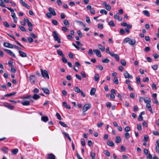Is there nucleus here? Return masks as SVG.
<instances>
[{
    "label": "nucleus",
    "instance_id": "nucleus-54",
    "mask_svg": "<svg viewBox=\"0 0 159 159\" xmlns=\"http://www.w3.org/2000/svg\"><path fill=\"white\" fill-rule=\"evenodd\" d=\"M3 24L6 27L9 28L10 26V25L6 21L4 22Z\"/></svg>",
    "mask_w": 159,
    "mask_h": 159
},
{
    "label": "nucleus",
    "instance_id": "nucleus-61",
    "mask_svg": "<svg viewBox=\"0 0 159 159\" xmlns=\"http://www.w3.org/2000/svg\"><path fill=\"white\" fill-rule=\"evenodd\" d=\"M143 117L141 115H139L138 116V120L139 121L143 120Z\"/></svg>",
    "mask_w": 159,
    "mask_h": 159
},
{
    "label": "nucleus",
    "instance_id": "nucleus-36",
    "mask_svg": "<svg viewBox=\"0 0 159 159\" xmlns=\"http://www.w3.org/2000/svg\"><path fill=\"white\" fill-rule=\"evenodd\" d=\"M99 79V75L98 74H96L94 76V79L95 81H98Z\"/></svg>",
    "mask_w": 159,
    "mask_h": 159
},
{
    "label": "nucleus",
    "instance_id": "nucleus-32",
    "mask_svg": "<svg viewBox=\"0 0 159 159\" xmlns=\"http://www.w3.org/2000/svg\"><path fill=\"white\" fill-rule=\"evenodd\" d=\"M1 150L5 153H7L8 152V148L7 147H4L1 149Z\"/></svg>",
    "mask_w": 159,
    "mask_h": 159
},
{
    "label": "nucleus",
    "instance_id": "nucleus-52",
    "mask_svg": "<svg viewBox=\"0 0 159 159\" xmlns=\"http://www.w3.org/2000/svg\"><path fill=\"white\" fill-rule=\"evenodd\" d=\"M62 60L63 63H66L67 62V61L66 59L64 56L62 57Z\"/></svg>",
    "mask_w": 159,
    "mask_h": 159
},
{
    "label": "nucleus",
    "instance_id": "nucleus-38",
    "mask_svg": "<svg viewBox=\"0 0 159 159\" xmlns=\"http://www.w3.org/2000/svg\"><path fill=\"white\" fill-rule=\"evenodd\" d=\"M90 155L92 159H94L95 158V154L94 152H91L90 153Z\"/></svg>",
    "mask_w": 159,
    "mask_h": 159
},
{
    "label": "nucleus",
    "instance_id": "nucleus-18",
    "mask_svg": "<svg viewBox=\"0 0 159 159\" xmlns=\"http://www.w3.org/2000/svg\"><path fill=\"white\" fill-rule=\"evenodd\" d=\"M21 103L23 106H29L30 105V102L28 100L22 101Z\"/></svg>",
    "mask_w": 159,
    "mask_h": 159
},
{
    "label": "nucleus",
    "instance_id": "nucleus-60",
    "mask_svg": "<svg viewBox=\"0 0 159 159\" xmlns=\"http://www.w3.org/2000/svg\"><path fill=\"white\" fill-rule=\"evenodd\" d=\"M81 143L82 145L83 146H84L85 145V141L84 139H81Z\"/></svg>",
    "mask_w": 159,
    "mask_h": 159
},
{
    "label": "nucleus",
    "instance_id": "nucleus-63",
    "mask_svg": "<svg viewBox=\"0 0 159 159\" xmlns=\"http://www.w3.org/2000/svg\"><path fill=\"white\" fill-rule=\"evenodd\" d=\"M152 68L154 70H156L157 69L158 66L157 65H155L152 66Z\"/></svg>",
    "mask_w": 159,
    "mask_h": 159
},
{
    "label": "nucleus",
    "instance_id": "nucleus-44",
    "mask_svg": "<svg viewBox=\"0 0 159 159\" xmlns=\"http://www.w3.org/2000/svg\"><path fill=\"white\" fill-rule=\"evenodd\" d=\"M86 21L88 24H90L91 23L90 19L88 16H86Z\"/></svg>",
    "mask_w": 159,
    "mask_h": 159
},
{
    "label": "nucleus",
    "instance_id": "nucleus-12",
    "mask_svg": "<svg viewBox=\"0 0 159 159\" xmlns=\"http://www.w3.org/2000/svg\"><path fill=\"white\" fill-rule=\"evenodd\" d=\"M4 106L10 110H13L14 108V107L10 103H5V104L4 105Z\"/></svg>",
    "mask_w": 159,
    "mask_h": 159
},
{
    "label": "nucleus",
    "instance_id": "nucleus-6",
    "mask_svg": "<svg viewBox=\"0 0 159 159\" xmlns=\"http://www.w3.org/2000/svg\"><path fill=\"white\" fill-rule=\"evenodd\" d=\"M4 51H5L7 52V53L10 56L14 57H16L15 54L11 50L9 49H4Z\"/></svg>",
    "mask_w": 159,
    "mask_h": 159
},
{
    "label": "nucleus",
    "instance_id": "nucleus-17",
    "mask_svg": "<svg viewBox=\"0 0 159 159\" xmlns=\"http://www.w3.org/2000/svg\"><path fill=\"white\" fill-rule=\"evenodd\" d=\"M55 156L52 153H49L48 154V159H55Z\"/></svg>",
    "mask_w": 159,
    "mask_h": 159
},
{
    "label": "nucleus",
    "instance_id": "nucleus-58",
    "mask_svg": "<svg viewBox=\"0 0 159 159\" xmlns=\"http://www.w3.org/2000/svg\"><path fill=\"white\" fill-rule=\"evenodd\" d=\"M77 33L80 37H83V34L80 30H78L77 31Z\"/></svg>",
    "mask_w": 159,
    "mask_h": 159
},
{
    "label": "nucleus",
    "instance_id": "nucleus-24",
    "mask_svg": "<svg viewBox=\"0 0 159 159\" xmlns=\"http://www.w3.org/2000/svg\"><path fill=\"white\" fill-rule=\"evenodd\" d=\"M41 120L44 122H47L48 120V118L46 116H43L41 117Z\"/></svg>",
    "mask_w": 159,
    "mask_h": 159
},
{
    "label": "nucleus",
    "instance_id": "nucleus-47",
    "mask_svg": "<svg viewBox=\"0 0 159 159\" xmlns=\"http://www.w3.org/2000/svg\"><path fill=\"white\" fill-rule=\"evenodd\" d=\"M125 31L124 30L122 29H120V34L122 35H123L125 33Z\"/></svg>",
    "mask_w": 159,
    "mask_h": 159
},
{
    "label": "nucleus",
    "instance_id": "nucleus-22",
    "mask_svg": "<svg viewBox=\"0 0 159 159\" xmlns=\"http://www.w3.org/2000/svg\"><path fill=\"white\" fill-rule=\"evenodd\" d=\"M63 105L64 107L68 109H71V107L69 105H68L66 102H63Z\"/></svg>",
    "mask_w": 159,
    "mask_h": 159
},
{
    "label": "nucleus",
    "instance_id": "nucleus-43",
    "mask_svg": "<svg viewBox=\"0 0 159 159\" xmlns=\"http://www.w3.org/2000/svg\"><path fill=\"white\" fill-rule=\"evenodd\" d=\"M149 138V136L148 135H146L144 136V137L143 139V141H144L145 142H147Z\"/></svg>",
    "mask_w": 159,
    "mask_h": 159
},
{
    "label": "nucleus",
    "instance_id": "nucleus-1",
    "mask_svg": "<svg viewBox=\"0 0 159 159\" xmlns=\"http://www.w3.org/2000/svg\"><path fill=\"white\" fill-rule=\"evenodd\" d=\"M123 42L125 43H128L132 46H134L136 41L134 39H131L130 38L127 37L124 39Z\"/></svg>",
    "mask_w": 159,
    "mask_h": 159
},
{
    "label": "nucleus",
    "instance_id": "nucleus-8",
    "mask_svg": "<svg viewBox=\"0 0 159 159\" xmlns=\"http://www.w3.org/2000/svg\"><path fill=\"white\" fill-rule=\"evenodd\" d=\"M93 52L95 53L96 56L98 57H102V55L100 50L98 49H94Z\"/></svg>",
    "mask_w": 159,
    "mask_h": 159
},
{
    "label": "nucleus",
    "instance_id": "nucleus-45",
    "mask_svg": "<svg viewBox=\"0 0 159 159\" xmlns=\"http://www.w3.org/2000/svg\"><path fill=\"white\" fill-rule=\"evenodd\" d=\"M104 153L106 156L108 157L110 156V153L109 151L107 150H106L104 151Z\"/></svg>",
    "mask_w": 159,
    "mask_h": 159
},
{
    "label": "nucleus",
    "instance_id": "nucleus-21",
    "mask_svg": "<svg viewBox=\"0 0 159 159\" xmlns=\"http://www.w3.org/2000/svg\"><path fill=\"white\" fill-rule=\"evenodd\" d=\"M96 92V89L94 88H93L91 89L90 92V95L92 96L94 95L95 94Z\"/></svg>",
    "mask_w": 159,
    "mask_h": 159
},
{
    "label": "nucleus",
    "instance_id": "nucleus-64",
    "mask_svg": "<svg viewBox=\"0 0 159 159\" xmlns=\"http://www.w3.org/2000/svg\"><path fill=\"white\" fill-rule=\"evenodd\" d=\"M56 116L57 118V119L59 120H61V116L60 115V114L58 113H56Z\"/></svg>",
    "mask_w": 159,
    "mask_h": 159
},
{
    "label": "nucleus",
    "instance_id": "nucleus-35",
    "mask_svg": "<svg viewBox=\"0 0 159 159\" xmlns=\"http://www.w3.org/2000/svg\"><path fill=\"white\" fill-rule=\"evenodd\" d=\"M102 62L103 63H107L110 62V60L108 58H105L102 60Z\"/></svg>",
    "mask_w": 159,
    "mask_h": 159
},
{
    "label": "nucleus",
    "instance_id": "nucleus-48",
    "mask_svg": "<svg viewBox=\"0 0 159 159\" xmlns=\"http://www.w3.org/2000/svg\"><path fill=\"white\" fill-rule=\"evenodd\" d=\"M120 63L123 66H125L126 65V62L125 60H121L120 61Z\"/></svg>",
    "mask_w": 159,
    "mask_h": 159
},
{
    "label": "nucleus",
    "instance_id": "nucleus-50",
    "mask_svg": "<svg viewBox=\"0 0 159 159\" xmlns=\"http://www.w3.org/2000/svg\"><path fill=\"white\" fill-rule=\"evenodd\" d=\"M96 67L99 70H102L103 69V66L101 65H98L96 66Z\"/></svg>",
    "mask_w": 159,
    "mask_h": 159
},
{
    "label": "nucleus",
    "instance_id": "nucleus-14",
    "mask_svg": "<svg viewBox=\"0 0 159 159\" xmlns=\"http://www.w3.org/2000/svg\"><path fill=\"white\" fill-rule=\"evenodd\" d=\"M111 56L112 57H114L115 58L116 61H119V57L118 54L114 53L113 52V53L111 54Z\"/></svg>",
    "mask_w": 159,
    "mask_h": 159
},
{
    "label": "nucleus",
    "instance_id": "nucleus-49",
    "mask_svg": "<svg viewBox=\"0 0 159 159\" xmlns=\"http://www.w3.org/2000/svg\"><path fill=\"white\" fill-rule=\"evenodd\" d=\"M106 52L107 53H108L110 55L111 54V53L112 54L113 53V52H110V49L109 47H107L106 49Z\"/></svg>",
    "mask_w": 159,
    "mask_h": 159
},
{
    "label": "nucleus",
    "instance_id": "nucleus-20",
    "mask_svg": "<svg viewBox=\"0 0 159 159\" xmlns=\"http://www.w3.org/2000/svg\"><path fill=\"white\" fill-rule=\"evenodd\" d=\"M42 89L44 93L47 94H49V91L47 88H42Z\"/></svg>",
    "mask_w": 159,
    "mask_h": 159
},
{
    "label": "nucleus",
    "instance_id": "nucleus-57",
    "mask_svg": "<svg viewBox=\"0 0 159 159\" xmlns=\"http://www.w3.org/2000/svg\"><path fill=\"white\" fill-rule=\"evenodd\" d=\"M28 40L30 43H32L33 41V38L31 37H28Z\"/></svg>",
    "mask_w": 159,
    "mask_h": 159
},
{
    "label": "nucleus",
    "instance_id": "nucleus-25",
    "mask_svg": "<svg viewBox=\"0 0 159 159\" xmlns=\"http://www.w3.org/2000/svg\"><path fill=\"white\" fill-rule=\"evenodd\" d=\"M143 13L145 16L148 17H149L150 16L149 12L147 10L143 11Z\"/></svg>",
    "mask_w": 159,
    "mask_h": 159
},
{
    "label": "nucleus",
    "instance_id": "nucleus-46",
    "mask_svg": "<svg viewBox=\"0 0 159 159\" xmlns=\"http://www.w3.org/2000/svg\"><path fill=\"white\" fill-rule=\"evenodd\" d=\"M100 13L101 14L104 13L105 15H107V11H106L105 9H102L100 11Z\"/></svg>",
    "mask_w": 159,
    "mask_h": 159
},
{
    "label": "nucleus",
    "instance_id": "nucleus-9",
    "mask_svg": "<svg viewBox=\"0 0 159 159\" xmlns=\"http://www.w3.org/2000/svg\"><path fill=\"white\" fill-rule=\"evenodd\" d=\"M35 76L34 75H32L30 76V80L31 84H34L35 82Z\"/></svg>",
    "mask_w": 159,
    "mask_h": 159
},
{
    "label": "nucleus",
    "instance_id": "nucleus-56",
    "mask_svg": "<svg viewBox=\"0 0 159 159\" xmlns=\"http://www.w3.org/2000/svg\"><path fill=\"white\" fill-rule=\"evenodd\" d=\"M106 9L108 11H110L111 9V7L109 4H107L105 7Z\"/></svg>",
    "mask_w": 159,
    "mask_h": 159
},
{
    "label": "nucleus",
    "instance_id": "nucleus-31",
    "mask_svg": "<svg viewBox=\"0 0 159 159\" xmlns=\"http://www.w3.org/2000/svg\"><path fill=\"white\" fill-rule=\"evenodd\" d=\"M113 82L116 84H119L118 80L117 77H114Z\"/></svg>",
    "mask_w": 159,
    "mask_h": 159
},
{
    "label": "nucleus",
    "instance_id": "nucleus-13",
    "mask_svg": "<svg viewBox=\"0 0 159 159\" xmlns=\"http://www.w3.org/2000/svg\"><path fill=\"white\" fill-rule=\"evenodd\" d=\"M48 11L50 13L52 14L53 16H55L56 15V13L52 7H49L48 8Z\"/></svg>",
    "mask_w": 159,
    "mask_h": 159
},
{
    "label": "nucleus",
    "instance_id": "nucleus-3",
    "mask_svg": "<svg viewBox=\"0 0 159 159\" xmlns=\"http://www.w3.org/2000/svg\"><path fill=\"white\" fill-rule=\"evenodd\" d=\"M40 70L42 76L44 78L49 79L48 73L47 70H43L42 69H41Z\"/></svg>",
    "mask_w": 159,
    "mask_h": 159
},
{
    "label": "nucleus",
    "instance_id": "nucleus-55",
    "mask_svg": "<svg viewBox=\"0 0 159 159\" xmlns=\"http://www.w3.org/2000/svg\"><path fill=\"white\" fill-rule=\"evenodd\" d=\"M125 139H128L130 137L129 133L128 132L126 133L125 134Z\"/></svg>",
    "mask_w": 159,
    "mask_h": 159
},
{
    "label": "nucleus",
    "instance_id": "nucleus-16",
    "mask_svg": "<svg viewBox=\"0 0 159 159\" xmlns=\"http://www.w3.org/2000/svg\"><path fill=\"white\" fill-rule=\"evenodd\" d=\"M18 53L20 56L21 57H26L27 56L25 52L22 51H18Z\"/></svg>",
    "mask_w": 159,
    "mask_h": 159
},
{
    "label": "nucleus",
    "instance_id": "nucleus-28",
    "mask_svg": "<svg viewBox=\"0 0 159 159\" xmlns=\"http://www.w3.org/2000/svg\"><path fill=\"white\" fill-rule=\"evenodd\" d=\"M107 144L108 145L111 147H113L114 146V144L113 142L111 141H108L107 142Z\"/></svg>",
    "mask_w": 159,
    "mask_h": 159
},
{
    "label": "nucleus",
    "instance_id": "nucleus-41",
    "mask_svg": "<svg viewBox=\"0 0 159 159\" xmlns=\"http://www.w3.org/2000/svg\"><path fill=\"white\" fill-rule=\"evenodd\" d=\"M59 123L60 125H61L62 126L64 127H67V126L63 122L60 121L59 122Z\"/></svg>",
    "mask_w": 159,
    "mask_h": 159
},
{
    "label": "nucleus",
    "instance_id": "nucleus-53",
    "mask_svg": "<svg viewBox=\"0 0 159 159\" xmlns=\"http://www.w3.org/2000/svg\"><path fill=\"white\" fill-rule=\"evenodd\" d=\"M136 82L138 84H140V79L139 76L136 77Z\"/></svg>",
    "mask_w": 159,
    "mask_h": 159
},
{
    "label": "nucleus",
    "instance_id": "nucleus-30",
    "mask_svg": "<svg viewBox=\"0 0 159 159\" xmlns=\"http://www.w3.org/2000/svg\"><path fill=\"white\" fill-rule=\"evenodd\" d=\"M18 150L17 148H16L12 150L11 151V153L12 154L14 155L16 154L18 152Z\"/></svg>",
    "mask_w": 159,
    "mask_h": 159
},
{
    "label": "nucleus",
    "instance_id": "nucleus-10",
    "mask_svg": "<svg viewBox=\"0 0 159 159\" xmlns=\"http://www.w3.org/2000/svg\"><path fill=\"white\" fill-rule=\"evenodd\" d=\"M124 75L125 76V78L126 79L128 78L130 79H132L133 78L132 76L130 75L129 74L127 71H125L124 72Z\"/></svg>",
    "mask_w": 159,
    "mask_h": 159
},
{
    "label": "nucleus",
    "instance_id": "nucleus-27",
    "mask_svg": "<svg viewBox=\"0 0 159 159\" xmlns=\"http://www.w3.org/2000/svg\"><path fill=\"white\" fill-rule=\"evenodd\" d=\"M16 93V92H14L13 93H10L6 94L4 96L5 97H10L15 95Z\"/></svg>",
    "mask_w": 159,
    "mask_h": 159
},
{
    "label": "nucleus",
    "instance_id": "nucleus-42",
    "mask_svg": "<svg viewBox=\"0 0 159 159\" xmlns=\"http://www.w3.org/2000/svg\"><path fill=\"white\" fill-rule=\"evenodd\" d=\"M144 101L147 104L150 103L151 102L150 99L149 98H148L147 99H145L144 98Z\"/></svg>",
    "mask_w": 159,
    "mask_h": 159
},
{
    "label": "nucleus",
    "instance_id": "nucleus-23",
    "mask_svg": "<svg viewBox=\"0 0 159 159\" xmlns=\"http://www.w3.org/2000/svg\"><path fill=\"white\" fill-rule=\"evenodd\" d=\"M62 134L64 135V136L66 137L70 141H71V139L70 138V137L69 134H68V133H66V132H63L62 133Z\"/></svg>",
    "mask_w": 159,
    "mask_h": 159
},
{
    "label": "nucleus",
    "instance_id": "nucleus-19",
    "mask_svg": "<svg viewBox=\"0 0 159 159\" xmlns=\"http://www.w3.org/2000/svg\"><path fill=\"white\" fill-rule=\"evenodd\" d=\"M98 48L102 52H104L105 50V47L102 46L101 44L98 45Z\"/></svg>",
    "mask_w": 159,
    "mask_h": 159
},
{
    "label": "nucleus",
    "instance_id": "nucleus-34",
    "mask_svg": "<svg viewBox=\"0 0 159 159\" xmlns=\"http://www.w3.org/2000/svg\"><path fill=\"white\" fill-rule=\"evenodd\" d=\"M33 98L35 100H37L40 98V96L37 94H34L33 96Z\"/></svg>",
    "mask_w": 159,
    "mask_h": 159
},
{
    "label": "nucleus",
    "instance_id": "nucleus-37",
    "mask_svg": "<svg viewBox=\"0 0 159 159\" xmlns=\"http://www.w3.org/2000/svg\"><path fill=\"white\" fill-rule=\"evenodd\" d=\"M109 25L110 26L113 27L115 26V25L114 24V21L112 20L110 21L109 22Z\"/></svg>",
    "mask_w": 159,
    "mask_h": 159
},
{
    "label": "nucleus",
    "instance_id": "nucleus-7",
    "mask_svg": "<svg viewBox=\"0 0 159 159\" xmlns=\"http://www.w3.org/2000/svg\"><path fill=\"white\" fill-rule=\"evenodd\" d=\"M4 51H5L7 52V53L10 56L14 57H16L15 54L11 50L9 49H4Z\"/></svg>",
    "mask_w": 159,
    "mask_h": 159
},
{
    "label": "nucleus",
    "instance_id": "nucleus-26",
    "mask_svg": "<svg viewBox=\"0 0 159 159\" xmlns=\"http://www.w3.org/2000/svg\"><path fill=\"white\" fill-rule=\"evenodd\" d=\"M57 52L59 55L61 56H62V57L64 56L63 52L61 49L57 50Z\"/></svg>",
    "mask_w": 159,
    "mask_h": 159
},
{
    "label": "nucleus",
    "instance_id": "nucleus-4",
    "mask_svg": "<svg viewBox=\"0 0 159 159\" xmlns=\"http://www.w3.org/2000/svg\"><path fill=\"white\" fill-rule=\"evenodd\" d=\"M73 89L75 92L77 93H81V96L83 97H85V95L83 92L82 91H81L80 89L78 87L76 86L74 87L73 88Z\"/></svg>",
    "mask_w": 159,
    "mask_h": 159
},
{
    "label": "nucleus",
    "instance_id": "nucleus-39",
    "mask_svg": "<svg viewBox=\"0 0 159 159\" xmlns=\"http://www.w3.org/2000/svg\"><path fill=\"white\" fill-rule=\"evenodd\" d=\"M21 3L24 6L26 7L27 8H28L29 7V6L27 5L25 2L22 1L21 2Z\"/></svg>",
    "mask_w": 159,
    "mask_h": 159
},
{
    "label": "nucleus",
    "instance_id": "nucleus-15",
    "mask_svg": "<svg viewBox=\"0 0 159 159\" xmlns=\"http://www.w3.org/2000/svg\"><path fill=\"white\" fill-rule=\"evenodd\" d=\"M4 46L9 48H12L13 46L11 44L8 43H4L3 44Z\"/></svg>",
    "mask_w": 159,
    "mask_h": 159
},
{
    "label": "nucleus",
    "instance_id": "nucleus-2",
    "mask_svg": "<svg viewBox=\"0 0 159 159\" xmlns=\"http://www.w3.org/2000/svg\"><path fill=\"white\" fill-rule=\"evenodd\" d=\"M52 35L54 40L57 41L59 43H61V38L58 36V34L57 33L56 31H53Z\"/></svg>",
    "mask_w": 159,
    "mask_h": 159
},
{
    "label": "nucleus",
    "instance_id": "nucleus-29",
    "mask_svg": "<svg viewBox=\"0 0 159 159\" xmlns=\"http://www.w3.org/2000/svg\"><path fill=\"white\" fill-rule=\"evenodd\" d=\"M121 139L120 136H116L115 139V141L116 143H118L120 142Z\"/></svg>",
    "mask_w": 159,
    "mask_h": 159
},
{
    "label": "nucleus",
    "instance_id": "nucleus-62",
    "mask_svg": "<svg viewBox=\"0 0 159 159\" xmlns=\"http://www.w3.org/2000/svg\"><path fill=\"white\" fill-rule=\"evenodd\" d=\"M125 131L128 132L130 130V128L129 126L126 127L125 128Z\"/></svg>",
    "mask_w": 159,
    "mask_h": 159
},
{
    "label": "nucleus",
    "instance_id": "nucleus-59",
    "mask_svg": "<svg viewBox=\"0 0 159 159\" xmlns=\"http://www.w3.org/2000/svg\"><path fill=\"white\" fill-rule=\"evenodd\" d=\"M80 74L84 78L86 77V76L85 74V72L84 71H81Z\"/></svg>",
    "mask_w": 159,
    "mask_h": 159
},
{
    "label": "nucleus",
    "instance_id": "nucleus-5",
    "mask_svg": "<svg viewBox=\"0 0 159 159\" xmlns=\"http://www.w3.org/2000/svg\"><path fill=\"white\" fill-rule=\"evenodd\" d=\"M91 107V106L89 104H85L83 107L82 111L84 112L88 110Z\"/></svg>",
    "mask_w": 159,
    "mask_h": 159
},
{
    "label": "nucleus",
    "instance_id": "nucleus-11",
    "mask_svg": "<svg viewBox=\"0 0 159 159\" xmlns=\"http://www.w3.org/2000/svg\"><path fill=\"white\" fill-rule=\"evenodd\" d=\"M7 8L10 10L11 13V16L13 18H15L16 17L15 13L14 12V10L10 7H7Z\"/></svg>",
    "mask_w": 159,
    "mask_h": 159
},
{
    "label": "nucleus",
    "instance_id": "nucleus-33",
    "mask_svg": "<svg viewBox=\"0 0 159 159\" xmlns=\"http://www.w3.org/2000/svg\"><path fill=\"white\" fill-rule=\"evenodd\" d=\"M0 6L2 7H6V8L7 7L6 6L5 3L2 0H0Z\"/></svg>",
    "mask_w": 159,
    "mask_h": 159
},
{
    "label": "nucleus",
    "instance_id": "nucleus-40",
    "mask_svg": "<svg viewBox=\"0 0 159 159\" xmlns=\"http://www.w3.org/2000/svg\"><path fill=\"white\" fill-rule=\"evenodd\" d=\"M19 27L20 29L22 31H24V32H26L27 31L26 30L23 26L20 25Z\"/></svg>",
    "mask_w": 159,
    "mask_h": 159
},
{
    "label": "nucleus",
    "instance_id": "nucleus-51",
    "mask_svg": "<svg viewBox=\"0 0 159 159\" xmlns=\"http://www.w3.org/2000/svg\"><path fill=\"white\" fill-rule=\"evenodd\" d=\"M52 22L53 25H57L58 24L57 21L55 20H52Z\"/></svg>",
    "mask_w": 159,
    "mask_h": 159
}]
</instances>
